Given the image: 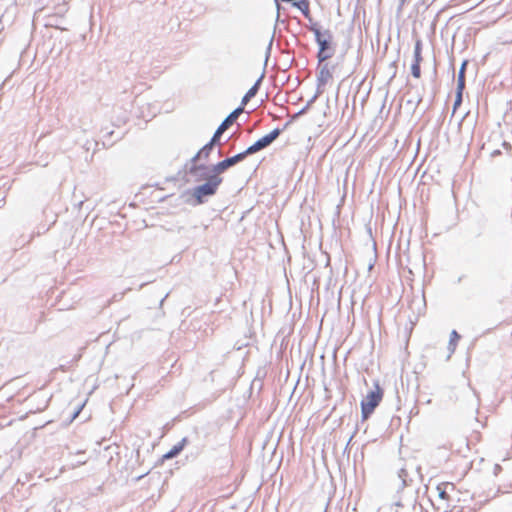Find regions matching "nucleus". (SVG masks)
Instances as JSON below:
<instances>
[{
    "label": "nucleus",
    "instance_id": "21",
    "mask_svg": "<svg viewBox=\"0 0 512 512\" xmlns=\"http://www.w3.org/2000/svg\"><path fill=\"white\" fill-rule=\"evenodd\" d=\"M250 99H251V98H250V97H248V95H247V94H245V95L243 96V98H242L241 104H242V105H246V104L250 101Z\"/></svg>",
    "mask_w": 512,
    "mask_h": 512
},
{
    "label": "nucleus",
    "instance_id": "18",
    "mask_svg": "<svg viewBox=\"0 0 512 512\" xmlns=\"http://www.w3.org/2000/svg\"><path fill=\"white\" fill-rule=\"evenodd\" d=\"M330 57H331V54H328L326 52L322 53L321 50H319V53H318L319 61H325L326 59H328Z\"/></svg>",
    "mask_w": 512,
    "mask_h": 512
},
{
    "label": "nucleus",
    "instance_id": "3",
    "mask_svg": "<svg viewBox=\"0 0 512 512\" xmlns=\"http://www.w3.org/2000/svg\"><path fill=\"white\" fill-rule=\"evenodd\" d=\"M281 131L280 129L276 128L269 134L265 135L264 137L257 140L253 145L249 146L244 152L246 155L253 154L255 152H258L267 146H269L279 135Z\"/></svg>",
    "mask_w": 512,
    "mask_h": 512
},
{
    "label": "nucleus",
    "instance_id": "13",
    "mask_svg": "<svg viewBox=\"0 0 512 512\" xmlns=\"http://www.w3.org/2000/svg\"><path fill=\"white\" fill-rule=\"evenodd\" d=\"M466 62H464L459 70L458 74V86L457 90H463L465 85L464 73H465Z\"/></svg>",
    "mask_w": 512,
    "mask_h": 512
},
{
    "label": "nucleus",
    "instance_id": "11",
    "mask_svg": "<svg viewBox=\"0 0 512 512\" xmlns=\"http://www.w3.org/2000/svg\"><path fill=\"white\" fill-rule=\"evenodd\" d=\"M293 6L297 7L305 16L309 15V3L307 0H296Z\"/></svg>",
    "mask_w": 512,
    "mask_h": 512
},
{
    "label": "nucleus",
    "instance_id": "14",
    "mask_svg": "<svg viewBox=\"0 0 512 512\" xmlns=\"http://www.w3.org/2000/svg\"><path fill=\"white\" fill-rule=\"evenodd\" d=\"M263 77H264V74H262V75L258 78V80L256 81V83H255V84H254V85H253V86H252V87H251V88L246 92V94L248 95V97L253 98V97L257 94L258 89H259V86H260V83H261V81H262Z\"/></svg>",
    "mask_w": 512,
    "mask_h": 512
},
{
    "label": "nucleus",
    "instance_id": "4",
    "mask_svg": "<svg viewBox=\"0 0 512 512\" xmlns=\"http://www.w3.org/2000/svg\"><path fill=\"white\" fill-rule=\"evenodd\" d=\"M247 155L245 154V152H242V153H239L233 157H229V158H226L225 160L217 163L216 165H214L212 167V172L213 174H220L222 172H224L226 169H228L229 167L237 164L238 162L242 161Z\"/></svg>",
    "mask_w": 512,
    "mask_h": 512
},
{
    "label": "nucleus",
    "instance_id": "22",
    "mask_svg": "<svg viewBox=\"0 0 512 512\" xmlns=\"http://www.w3.org/2000/svg\"><path fill=\"white\" fill-rule=\"evenodd\" d=\"M319 91L312 97V99L308 102V105H310L311 103H313L315 101V99L318 97L319 95Z\"/></svg>",
    "mask_w": 512,
    "mask_h": 512
},
{
    "label": "nucleus",
    "instance_id": "5",
    "mask_svg": "<svg viewBox=\"0 0 512 512\" xmlns=\"http://www.w3.org/2000/svg\"><path fill=\"white\" fill-rule=\"evenodd\" d=\"M243 112V107H238L234 111H232L220 124L217 130L214 133V141H218L220 136L224 133L226 129L238 118V116Z\"/></svg>",
    "mask_w": 512,
    "mask_h": 512
},
{
    "label": "nucleus",
    "instance_id": "6",
    "mask_svg": "<svg viewBox=\"0 0 512 512\" xmlns=\"http://www.w3.org/2000/svg\"><path fill=\"white\" fill-rule=\"evenodd\" d=\"M332 78V74L328 68L327 65H323L320 67L318 76H317V82H318V89H320L322 86H324L330 79Z\"/></svg>",
    "mask_w": 512,
    "mask_h": 512
},
{
    "label": "nucleus",
    "instance_id": "10",
    "mask_svg": "<svg viewBox=\"0 0 512 512\" xmlns=\"http://www.w3.org/2000/svg\"><path fill=\"white\" fill-rule=\"evenodd\" d=\"M459 338H460L459 334L455 330H453L450 334V340H449V344H448V349L450 352L448 357H450L451 354L454 353Z\"/></svg>",
    "mask_w": 512,
    "mask_h": 512
},
{
    "label": "nucleus",
    "instance_id": "8",
    "mask_svg": "<svg viewBox=\"0 0 512 512\" xmlns=\"http://www.w3.org/2000/svg\"><path fill=\"white\" fill-rule=\"evenodd\" d=\"M453 489H454V486L451 483L441 484V485H438L436 488L439 498L443 499V500L448 499L449 490H453Z\"/></svg>",
    "mask_w": 512,
    "mask_h": 512
},
{
    "label": "nucleus",
    "instance_id": "23",
    "mask_svg": "<svg viewBox=\"0 0 512 512\" xmlns=\"http://www.w3.org/2000/svg\"><path fill=\"white\" fill-rule=\"evenodd\" d=\"M206 170H207V168H206V167H203V166H198V167H196V169H195V171H196V172H199V171H206Z\"/></svg>",
    "mask_w": 512,
    "mask_h": 512
},
{
    "label": "nucleus",
    "instance_id": "12",
    "mask_svg": "<svg viewBox=\"0 0 512 512\" xmlns=\"http://www.w3.org/2000/svg\"><path fill=\"white\" fill-rule=\"evenodd\" d=\"M311 30L315 35L316 42L323 40L325 37L331 38L330 32L328 30L322 32L317 27H312Z\"/></svg>",
    "mask_w": 512,
    "mask_h": 512
},
{
    "label": "nucleus",
    "instance_id": "7",
    "mask_svg": "<svg viewBox=\"0 0 512 512\" xmlns=\"http://www.w3.org/2000/svg\"><path fill=\"white\" fill-rule=\"evenodd\" d=\"M217 141H214V136L212 137L211 141L206 144L194 157L193 161H196L202 157L207 158L209 156L210 151L212 150L213 146L215 145Z\"/></svg>",
    "mask_w": 512,
    "mask_h": 512
},
{
    "label": "nucleus",
    "instance_id": "19",
    "mask_svg": "<svg viewBox=\"0 0 512 512\" xmlns=\"http://www.w3.org/2000/svg\"><path fill=\"white\" fill-rule=\"evenodd\" d=\"M461 98H462V90H457V97H456V100L454 103L455 107L461 103Z\"/></svg>",
    "mask_w": 512,
    "mask_h": 512
},
{
    "label": "nucleus",
    "instance_id": "9",
    "mask_svg": "<svg viewBox=\"0 0 512 512\" xmlns=\"http://www.w3.org/2000/svg\"><path fill=\"white\" fill-rule=\"evenodd\" d=\"M185 439H183L181 442H179L177 445H175L169 452H167L164 455L165 459H171L174 458L176 455H178L184 448L185 445Z\"/></svg>",
    "mask_w": 512,
    "mask_h": 512
},
{
    "label": "nucleus",
    "instance_id": "20",
    "mask_svg": "<svg viewBox=\"0 0 512 512\" xmlns=\"http://www.w3.org/2000/svg\"><path fill=\"white\" fill-rule=\"evenodd\" d=\"M273 39H274V36L272 35L271 38H270L268 47H267V51H266V60L268 59V56H269V53H270V50H271V47H272V44H273Z\"/></svg>",
    "mask_w": 512,
    "mask_h": 512
},
{
    "label": "nucleus",
    "instance_id": "2",
    "mask_svg": "<svg viewBox=\"0 0 512 512\" xmlns=\"http://www.w3.org/2000/svg\"><path fill=\"white\" fill-rule=\"evenodd\" d=\"M383 397V390L378 383L374 384V389L371 390L361 402L362 414L367 418L374 409L378 406Z\"/></svg>",
    "mask_w": 512,
    "mask_h": 512
},
{
    "label": "nucleus",
    "instance_id": "1",
    "mask_svg": "<svg viewBox=\"0 0 512 512\" xmlns=\"http://www.w3.org/2000/svg\"><path fill=\"white\" fill-rule=\"evenodd\" d=\"M202 176L207 179V182L195 187L193 190V196L197 199L198 203H202L204 197L214 195L222 182V178L216 174L208 175L205 173Z\"/></svg>",
    "mask_w": 512,
    "mask_h": 512
},
{
    "label": "nucleus",
    "instance_id": "16",
    "mask_svg": "<svg viewBox=\"0 0 512 512\" xmlns=\"http://www.w3.org/2000/svg\"><path fill=\"white\" fill-rule=\"evenodd\" d=\"M329 41L330 38L325 37L323 40L317 42L319 45V50H321L322 53L326 52V50L329 48Z\"/></svg>",
    "mask_w": 512,
    "mask_h": 512
},
{
    "label": "nucleus",
    "instance_id": "15",
    "mask_svg": "<svg viewBox=\"0 0 512 512\" xmlns=\"http://www.w3.org/2000/svg\"><path fill=\"white\" fill-rule=\"evenodd\" d=\"M414 58H415L414 63L420 64L422 57H421V41H419V40L415 44Z\"/></svg>",
    "mask_w": 512,
    "mask_h": 512
},
{
    "label": "nucleus",
    "instance_id": "17",
    "mask_svg": "<svg viewBox=\"0 0 512 512\" xmlns=\"http://www.w3.org/2000/svg\"><path fill=\"white\" fill-rule=\"evenodd\" d=\"M411 73L415 78H419L421 75L420 64L413 63L411 66Z\"/></svg>",
    "mask_w": 512,
    "mask_h": 512
}]
</instances>
